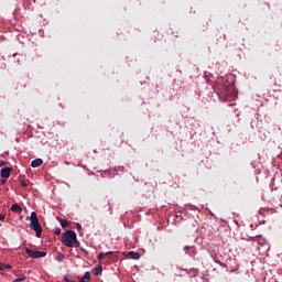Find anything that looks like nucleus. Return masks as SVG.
Here are the masks:
<instances>
[{
	"instance_id": "4be33fe9",
	"label": "nucleus",
	"mask_w": 282,
	"mask_h": 282,
	"mask_svg": "<svg viewBox=\"0 0 282 282\" xmlns=\"http://www.w3.org/2000/svg\"><path fill=\"white\" fill-rule=\"evenodd\" d=\"M77 230H83V226H80V224H77Z\"/></svg>"
},
{
	"instance_id": "5701e85b",
	"label": "nucleus",
	"mask_w": 282,
	"mask_h": 282,
	"mask_svg": "<svg viewBox=\"0 0 282 282\" xmlns=\"http://www.w3.org/2000/svg\"><path fill=\"white\" fill-rule=\"evenodd\" d=\"M82 250H83V252H85V254H89V252L87 250H85V249H82Z\"/></svg>"
},
{
	"instance_id": "f3484780",
	"label": "nucleus",
	"mask_w": 282,
	"mask_h": 282,
	"mask_svg": "<svg viewBox=\"0 0 282 282\" xmlns=\"http://www.w3.org/2000/svg\"><path fill=\"white\" fill-rule=\"evenodd\" d=\"M192 248H193V247H191V246L184 247L185 254H188V250H191Z\"/></svg>"
},
{
	"instance_id": "f8f14e48",
	"label": "nucleus",
	"mask_w": 282,
	"mask_h": 282,
	"mask_svg": "<svg viewBox=\"0 0 282 282\" xmlns=\"http://www.w3.org/2000/svg\"><path fill=\"white\" fill-rule=\"evenodd\" d=\"M20 184H21L22 188H28V185L30 184V180H28V178H22V180L20 181Z\"/></svg>"
},
{
	"instance_id": "dca6fc26",
	"label": "nucleus",
	"mask_w": 282,
	"mask_h": 282,
	"mask_svg": "<svg viewBox=\"0 0 282 282\" xmlns=\"http://www.w3.org/2000/svg\"><path fill=\"white\" fill-rule=\"evenodd\" d=\"M56 259H57V261H65V254L58 252Z\"/></svg>"
},
{
	"instance_id": "bb28decb",
	"label": "nucleus",
	"mask_w": 282,
	"mask_h": 282,
	"mask_svg": "<svg viewBox=\"0 0 282 282\" xmlns=\"http://www.w3.org/2000/svg\"><path fill=\"white\" fill-rule=\"evenodd\" d=\"M216 263H220L219 261H216Z\"/></svg>"
},
{
	"instance_id": "6ab92c4d",
	"label": "nucleus",
	"mask_w": 282,
	"mask_h": 282,
	"mask_svg": "<svg viewBox=\"0 0 282 282\" xmlns=\"http://www.w3.org/2000/svg\"><path fill=\"white\" fill-rule=\"evenodd\" d=\"M61 232H62V231H61V228H59V227L54 230V234H55V235H61Z\"/></svg>"
},
{
	"instance_id": "9b49d317",
	"label": "nucleus",
	"mask_w": 282,
	"mask_h": 282,
	"mask_svg": "<svg viewBox=\"0 0 282 282\" xmlns=\"http://www.w3.org/2000/svg\"><path fill=\"white\" fill-rule=\"evenodd\" d=\"M57 219H58L62 228H67V226H69V221L63 220V218H61V217H57Z\"/></svg>"
},
{
	"instance_id": "aec40b11",
	"label": "nucleus",
	"mask_w": 282,
	"mask_h": 282,
	"mask_svg": "<svg viewBox=\"0 0 282 282\" xmlns=\"http://www.w3.org/2000/svg\"><path fill=\"white\" fill-rule=\"evenodd\" d=\"M6 164H8L6 161H0V169L1 166H6Z\"/></svg>"
},
{
	"instance_id": "f257e3e1",
	"label": "nucleus",
	"mask_w": 282,
	"mask_h": 282,
	"mask_svg": "<svg viewBox=\"0 0 282 282\" xmlns=\"http://www.w3.org/2000/svg\"><path fill=\"white\" fill-rule=\"evenodd\" d=\"M217 89V94L220 100H228L229 98H235V96H237V93H235V84L228 80H219Z\"/></svg>"
},
{
	"instance_id": "a878e982",
	"label": "nucleus",
	"mask_w": 282,
	"mask_h": 282,
	"mask_svg": "<svg viewBox=\"0 0 282 282\" xmlns=\"http://www.w3.org/2000/svg\"><path fill=\"white\" fill-rule=\"evenodd\" d=\"M224 41H226V35H224Z\"/></svg>"
},
{
	"instance_id": "1a4fd4ad",
	"label": "nucleus",
	"mask_w": 282,
	"mask_h": 282,
	"mask_svg": "<svg viewBox=\"0 0 282 282\" xmlns=\"http://www.w3.org/2000/svg\"><path fill=\"white\" fill-rule=\"evenodd\" d=\"M128 257H130V259H134V261H138V259H140V253H138L135 251H130L128 253Z\"/></svg>"
},
{
	"instance_id": "9d476101",
	"label": "nucleus",
	"mask_w": 282,
	"mask_h": 282,
	"mask_svg": "<svg viewBox=\"0 0 282 282\" xmlns=\"http://www.w3.org/2000/svg\"><path fill=\"white\" fill-rule=\"evenodd\" d=\"M109 254H113V252L112 251H108L106 253L101 252L98 254L97 259H98V261H102L105 259V257H109Z\"/></svg>"
},
{
	"instance_id": "a211bd4d",
	"label": "nucleus",
	"mask_w": 282,
	"mask_h": 282,
	"mask_svg": "<svg viewBox=\"0 0 282 282\" xmlns=\"http://www.w3.org/2000/svg\"><path fill=\"white\" fill-rule=\"evenodd\" d=\"M25 279H26L25 275H22V276L18 278L15 281L21 282V281H25Z\"/></svg>"
},
{
	"instance_id": "f03ea898",
	"label": "nucleus",
	"mask_w": 282,
	"mask_h": 282,
	"mask_svg": "<svg viewBox=\"0 0 282 282\" xmlns=\"http://www.w3.org/2000/svg\"><path fill=\"white\" fill-rule=\"evenodd\" d=\"M62 243L66 246V248H77L79 246L78 238L76 236V231L74 230H66L62 235Z\"/></svg>"
},
{
	"instance_id": "393cba45",
	"label": "nucleus",
	"mask_w": 282,
	"mask_h": 282,
	"mask_svg": "<svg viewBox=\"0 0 282 282\" xmlns=\"http://www.w3.org/2000/svg\"><path fill=\"white\" fill-rule=\"evenodd\" d=\"M1 184H6V180H2V181H1Z\"/></svg>"
},
{
	"instance_id": "b1692460",
	"label": "nucleus",
	"mask_w": 282,
	"mask_h": 282,
	"mask_svg": "<svg viewBox=\"0 0 282 282\" xmlns=\"http://www.w3.org/2000/svg\"><path fill=\"white\" fill-rule=\"evenodd\" d=\"M64 281L69 282V278H64Z\"/></svg>"
},
{
	"instance_id": "423d86ee",
	"label": "nucleus",
	"mask_w": 282,
	"mask_h": 282,
	"mask_svg": "<svg viewBox=\"0 0 282 282\" xmlns=\"http://www.w3.org/2000/svg\"><path fill=\"white\" fill-rule=\"evenodd\" d=\"M43 164V159H35L31 162L32 169H39Z\"/></svg>"
},
{
	"instance_id": "6e6552de",
	"label": "nucleus",
	"mask_w": 282,
	"mask_h": 282,
	"mask_svg": "<svg viewBox=\"0 0 282 282\" xmlns=\"http://www.w3.org/2000/svg\"><path fill=\"white\" fill-rule=\"evenodd\" d=\"M91 280V273L87 271L78 282H87Z\"/></svg>"
},
{
	"instance_id": "7ed1b4c3",
	"label": "nucleus",
	"mask_w": 282,
	"mask_h": 282,
	"mask_svg": "<svg viewBox=\"0 0 282 282\" xmlns=\"http://www.w3.org/2000/svg\"><path fill=\"white\" fill-rule=\"evenodd\" d=\"M30 220V228L31 230H34V232L36 234V237H41V235H43V227L41 226V223H39V215L36 214V212H32L31 213V217L28 216L26 217V221Z\"/></svg>"
},
{
	"instance_id": "0eeeda50",
	"label": "nucleus",
	"mask_w": 282,
	"mask_h": 282,
	"mask_svg": "<svg viewBox=\"0 0 282 282\" xmlns=\"http://www.w3.org/2000/svg\"><path fill=\"white\" fill-rule=\"evenodd\" d=\"M11 210H12V213H18V214L23 213V209L21 208V206L19 204H13L11 206Z\"/></svg>"
},
{
	"instance_id": "2eb2a0df",
	"label": "nucleus",
	"mask_w": 282,
	"mask_h": 282,
	"mask_svg": "<svg viewBox=\"0 0 282 282\" xmlns=\"http://www.w3.org/2000/svg\"><path fill=\"white\" fill-rule=\"evenodd\" d=\"M95 275L98 276V274H100V272H102V265L96 267L94 269Z\"/></svg>"
},
{
	"instance_id": "ddd939ff",
	"label": "nucleus",
	"mask_w": 282,
	"mask_h": 282,
	"mask_svg": "<svg viewBox=\"0 0 282 282\" xmlns=\"http://www.w3.org/2000/svg\"><path fill=\"white\" fill-rule=\"evenodd\" d=\"M0 270H12V265L0 262Z\"/></svg>"
},
{
	"instance_id": "39448f33",
	"label": "nucleus",
	"mask_w": 282,
	"mask_h": 282,
	"mask_svg": "<svg viewBox=\"0 0 282 282\" xmlns=\"http://www.w3.org/2000/svg\"><path fill=\"white\" fill-rule=\"evenodd\" d=\"M10 173H12V169L11 167H3L1 170V177L3 180H8L10 177Z\"/></svg>"
},
{
	"instance_id": "4468645a",
	"label": "nucleus",
	"mask_w": 282,
	"mask_h": 282,
	"mask_svg": "<svg viewBox=\"0 0 282 282\" xmlns=\"http://www.w3.org/2000/svg\"><path fill=\"white\" fill-rule=\"evenodd\" d=\"M257 241L260 246H264L265 245V239H263L261 236H257Z\"/></svg>"
},
{
	"instance_id": "412c9836",
	"label": "nucleus",
	"mask_w": 282,
	"mask_h": 282,
	"mask_svg": "<svg viewBox=\"0 0 282 282\" xmlns=\"http://www.w3.org/2000/svg\"><path fill=\"white\" fill-rule=\"evenodd\" d=\"M3 219H6V216L0 214V221H3Z\"/></svg>"
},
{
	"instance_id": "20e7f679",
	"label": "nucleus",
	"mask_w": 282,
	"mask_h": 282,
	"mask_svg": "<svg viewBox=\"0 0 282 282\" xmlns=\"http://www.w3.org/2000/svg\"><path fill=\"white\" fill-rule=\"evenodd\" d=\"M26 254L31 257L32 259H42L43 257H47V252L45 251H39V250H32L30 248L25 249Z\"/></svg>"
}]
</instances>
